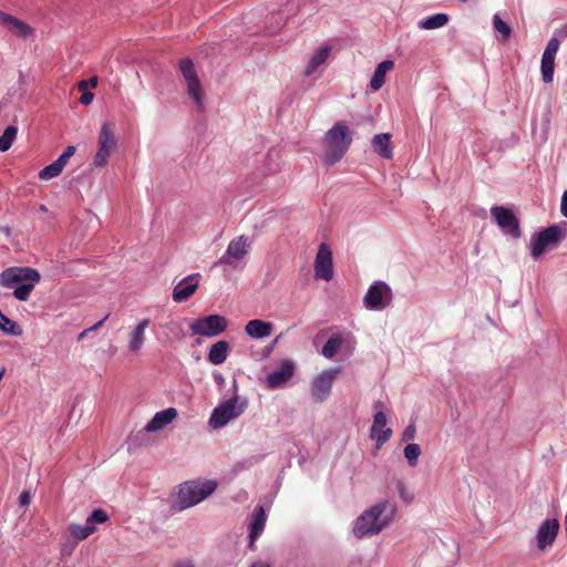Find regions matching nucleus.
Instances as JSON below:
<instances>
[{"label": "nucleus", "instance_id": "7ed1b4c3", "mask_svg": "<svg viewBox=\"0 0 567 567\" xmlns=\"http://www.w3.org/2000/svg\"><path fill=\"white\" fill-rule=\"evenodd\" d=\"M386 505V502L373 505L355 519L353 534L357 538L378 534L386 526L388 519L381 517Z\"/></svg>", "mask_w": 567, "mask_h": 567}, {"label": "nucleus", "instance_id": "cd10ccee", "mask_svg": "<svg viewBox=\"0 0 567 567\" xmlns=\"http://www.w3.org/2000/svg\"><path fill=\"white\" fill-rule=\"evenodd\" d=\"M274 331V324L268 321L254 319L250 320V338L251 339H264L271 336Z\"/></svg>", "mask_w": 567, "mask_h": 567}, {"label": "nucleus", "instance_id": "a211bd4d", "mask_svg": "<svg viewBox=\"0 0 567 567\" xmlns=\"http://www.w3.org/2000/svg\"><path fill=\"white\" fill-rule=\"evenodd\" d=\"M295 373V365L289 360H284L278 370L272 371L266 378L269 389L282 388Z\"/></svg>", "mask_w": 567, "mask_h": 567}, {"label": "nucleus", "instance_id": "4c0bfd02", "mask_svg": "<svg viewBox=\"0 0 567 567\" xmlns=\"http://www.w3.org/2000/svg\"><path fill=\"white\" fill-rule=\"evenodd\" d=\"M278 340H279V337H277L275 340H272L268 346L264 347L261 352L254 351V344L250 343V358L258 359V360H262V359L267 358L274 350Z\"/></svg>", "mask_w": 567, "mask_h": 567}, {"label": "nucleus", "instance_id": "a19ab883", "mask_svg": "<svg viewBox=\"0 0 567 567\" xmlns=\"http://www.w3.org/2000/svg\"><path fill=\"white\" fill-rule=\"evenodd\" d=\"M20 505L21 506H28L31 502V494L29 491H23L20 495Z\"/></svg>", "mask_w": 567, "mask_h": 567}, {"label": "nucleus", "instance_id": "dca6fc26", "mask_svg": "<svg viewBox=\"0 0 567 567\" xmlns=\"http://www.w3.org/2000/svg\"><path fill=\"white\" fill-rule=\"evenodd\" d=\"M247 248L248 241L244 235L233 239L229 243L225 255L220 257L216 265H233L235 260H239L245 257Z\"/></svg>", "mask_w": 567, "mask_h": 567}, {"label": "nucleus", "instance_id": "79ce46f5", "mask_svg": "<svg viewBox=\"0 0 567 567\" xmlns=\"http://www.w3.org/2000/svg\"><path fill=\"white\" fill-rule=\"evenodd\" d=\"M94 99V94L91 93V92H84L81 97H80V102L83 104V105H89L92 103Z\"/></svg>", "mask_w": 567, "mask_h": 567}, {"label": "nucleus", "instance_id": "4468645a", "mask_svg": "<svg viewBox=\"0 0 567 567\" xmlns=\"http://www.w3.org/2000/svg\"><path fill=\"white\" fill-rule=\"evenodd\" d=\"M559 45V40L557 38H551L542 55L540 72L545 83H551L554 80L555 56Z\"/></svg>", "mask_w": 567, "mask_h": 567}, {"label": "nucleus", "instance_id": "7c9ffc66", "mask_svg": "<svg viewBox=\"0 0 567 567\" xmlns=\"http://www.w3.org/2000/svg\"><path fill=\"white\" fill-rule=\"evenodd\" d=\"M95 530L96 527L93 525H89L87 523H85V525H79L73 523L69 526V532L71 536L76 540H83L87 538Z\"/></svg>", "mask_w": 567, "mask_h": 567}, {"label": "nucleus", "instance_id": "58836bf2", "mask_svg": "<svg viewBox=\"0 0 567 567\" xmlns=\"http://www.w3.org/2000/svg\"><path fill=\"white\" fill-rule=\"evenodd\" d=\"M113 152L99 146L96 154L93 157V165L95 167H104Z\"/></svg>", "mask_w": 567, "mask_h": 567}, {"label": "nucleus", "instance_id": "1a4fd4ad", "mask_svg": "<svg viewBox=\"0 0 567 567\" xmlns=\"http://www.w3.org/2000/svg\"><path fill=\"white\" fill-rule=\"evenodd\" d=\"M40 274L30 267H11L0 274V285L12 288L24 281H40Z\"/></svg>", "mask_w": 567, "mask_h": 567}, {"label": "nucleus", "instance_id": "f3484780", "mask_svg": "<svg viewBox=\"0 0 567 567\" xmlns=\"http://www.w3.org/2000/svg\"><path fill=\"white\" fill-rule=\"evenodd\" d=\"M559 532V522L557 519H546L544 520L536 535L537 539V547L540 550L546 549L547 547H550Z\"/></svg>", "mask_w": 567, "mask_h": 567}, {"label": "nucleus", "instance_id": "f704fd0d", "mask_svg": "<svg viewBox=\"0 0 567 567\" xmlns=\"http://www.w3.org/2000/svg\"><path fill=\"white\" fill-rule=\"evenodd\" d=\"M421 455V447L416 443H409L404 447V457L406 458L410 466L414 467Z\"/></svg>", "mask_w": 567, "mask_h": 567}, {"label": "nucleus", "instance_id": "2f4dec72", "mask_svg": "<svg viewBox=\"0 0 567 567\" xmlns=\"http://www.w3.org/2000/svg\"><path fill=\"white\" fill-rule=\"evenodd\" d=\"M343 340L340 336H332L328 339V341L322 347L321 353L327 359L333 358L338 351L340 350Z\"/></svg>", "mask_w": 567, "mask_h": 567}, {"label": "nucleus", "instance_id": "a18cd8bd", "mask_svg": "<svg viewBox=\"0 0 567 567\" xmlns=\"http://www.w3.org/2000/svg\"><path fill=\"white\" fill-rule=\"evenodd\" d=\"M107 317H104L102 320H100L99 322H96L95 324H93L91 328H89L90 331H94V330H97L100 327H102V324L104 323V321L106 320Z\"/></svg>", "mask_w": 567, "mask_h": 567}, {"label": "nucleus", "instance_id": "c756f323", "mask_svg": "<svg viewBox=\"0 0 567 567\" xmlns=\"http://www.w3.org/2000/svg\"><path fill=\"white\" fill-rule=\"evenodd\" d=\"M449 21V17L445 13H436L426 19L420 21L419 25L422 29L432 30L444 27Z\"/></svg>", "mask_w": 567, "mask_h": 567}, {"label": "nucleus", "instance_id": "9d476101", "mask_svg": "<svg viewBox=\"0 0 567 567\" xmlns=\"http://www.w3.org/2000/svg\"><path fill=\"white\" fill-rule=\"evenodd\" d=\"M392 299L391 288L383 281L371 285L364 296L367 308L372 310L384 309Z\"/></svg>", "mask_w": 567, "mask_h": 567}, {"label": "nucleus", "instance_id": "5fc2aeb1", "mask_svg": "<svg viewBox=\"0 0 567 567\" xmlns=\"http://www.w3.org/2000/svg\"><path fill=\"white\" fill-rule=\"evenodd\" d=\"M4 373H6V368L2 367L1 370H0V381L2 380Z\"/></svg>", "mask_w": 567, "mask_h": 567}, {"label": "nucleus", "instance_id": "2eb2a0df", "mask_svg": "<svg viewBox=\"0 0 567 567\" xmlns=\"http://www.w3.org/2000/svg\"><path fill=\"white\" fill-rule=\"evenodd\" d=\"M199 279V274H192L178 281L173 289V300L176 302H184L188 300L198 289Z\"/></svg>", "mask_w": 567, "mask_h": 567}, {"label": "nucleus", "instance_id": "412c9836", "mask_svg": "<svg viewBox=\"0 0 567 567\" xmlns=\"http://www.w3.org/2000/svg\"><path fill=\"white\" fill-rule=\"evenodd\" d=\"M151 320L142 319L131 331L128 340V350L137 353L141 351L145 342V330L148 328Z\"/></svg>", "mask_w": 567, "mask_h": 567}, {"label": "nucleus", "instance_id": "f257e3e1", "mask_svg": "<svg viewBox=\"0 0 567 567\" xmlns=\"http://www.w3.org/2000/svg\"><path fill=\"white\" fill-rule=\"evenodd\" d=\"M352 143V132L342 122H337L324 135L326 161L333 165L348 152Z\"/></svg>", "mask_w": 567, "mask_h": 567}, {"label": "nucleus", "instance_id": "6ab92c4d", "mask_svg": "<svg viewBox=\"0 0 567 567\" xmlns=\"http://www.w3.org/2000/svg\"><path fill=\"white\" fill-rule=\"evenodd\" d=\"M74 153L75 147L72 145L68 146L56 161H54L53 163L45 166L43 169L39 172V178L48 181L59 176L65 167L68 161L74 155Z\"/></svg>", "mask_w": 567, "mask_h": 567}, {"label": "nucleus", "instance_id": "c03bdc74", "mask_svg": "<svg viewBox=\"0 0 567 567\" xmlns=\"http://www.w3.org/2000/svg\"><path fill=\"white\" fill-rule=\"evenodd\" d=\"M107 317H104L102 320H100L99 322H96L95 324H93L91 328H89L90 331H94V330H97L100 327H102V324L104 323V321L106 320Z\"/></svg>", "mask_w": 567, "mask_h": 567}, {"label": "nucleus", "instance_id": "aec40b11", "mask_svg": "<svg viewBox=\"0 0 567 567\" xmlns=\"http://www.w3.org/2000/svg\"><path fill=\"white\" fill-rule=\"evenodd\" d=\"M0 23L17 37L25 38L32 32L29 24L2 10H0Z\"/></svg>", "mask_w": 567, "mask_h": 567}, {"label": "nucleus", "instance_id": "a878e982", "mask_svg": "<svg viewBox=\"0 0 567 567\" xmlns=\"http://www.w3.org/2000/svg\"><path fill=\"white\" fill-rule=\"evenodd\" d=\"M391 135L388 133L377 134L372 138V147L375 153L381 157L391 159L393 157V151L390 147Z\"/></svg>", "mask_w": 567, "mask_h": 567}, {"label": "nucleus", "instance_id": "ea45409f", "mask_svg": "<svg viewBox=\"0 0 567 567\" xmlns=\"http://www.w3.org/2000/svg\"><path fill=\"white\" fill-rule=\"evenodd\" d=\"M416 429L414 424H410L405 427V430L402 433V440L403 441H412L415 437Z\"/></svg>", "mask_w": 567, "mask_h": 567}, {"label": "nucleus", "instance_id": "09e8293b", "mask_svg": "<svg viewBox=\"0 0 567 567\" xmlns=\"http://www.w3.org/2000/svg\"><path fill=\"white\" fill-rule=\"evenodd\" d=\"M86 82H87V84H90V86H91V87H93V89H94V87H96V85H97V78H96V76H92V78H90V80H89V81H86Z\"/></svg>", "mask_w": 567, "mask_h": 567}, {"label": "nucleus", "instance_id": "603ef678", "mask_svg": "<svg viewBox=\"0 0 567 567\" xmlns=\"http://www.w3.org/2000/svg\"><path fill=\"white\" fill-rule=\"evenodd\" d=\"M399 491H400L401 497H404V495H405L404 485L401 483L399 484Z\"/></svg>", "mask_w": 567, "mask_h": 567}, {"label": "nucleus", "instance_id": "4be33fe9", "mask_svg": "<svg viewBox=\"0 0 567 567\" xmlns=\"http://www.w3.org/2000/svg\"><path fill=\"white\" fill-rule=\"evenodd\" d=\"M177 416V411L174 408L155 413L153 419L146 424L145 430L147 432H154L163 429L169 424Z\"/></svg>", "mask_w": 567, "mask_h": 567}, {"label": "nucleus", "instance_id": "8fccbe9b", "mask_svg": "<svg viewBox=\"0 0 567 567\" xmlns=\"http://www.w3.org/2000/svg\"><path fill=\"white\" fill-rule=\"evenodd\" d=\"M245 470V466L243 464H237L234 468V473L243 472Z\"/></svg>", "mask_w": 567, "mask_h": 567}, {"label": "nucleus", "instance_id": "37998d69", "mask_svg": "<svg viewBox=\"0 0 567 567\" xmlns=\"http://www.w3.org/2000/svg\"><path fill=\"white\" fill-rule=\"evenodd\" d=\"M560 212L567 218V189L561 196Z\"/></svg>", "mask_w": 567, "mask_h": 567}, {"label": "nucleus", "instance_id": "864d4df0", "mask_svg": "<svg viewBox=\"0 0 567 567\" xmlns=\"http://www.w3.org/2000/svg\"><path fill=\"white\" fill-rule=\"evenodd\" d=\"M89 332H90V330H89V329L83 330V331L80 333L79 339H82V338L86 337V334H87Z\"/></svg>", "mask_w": 567, "mask_h": 567}, {"label": "nucleus", "instance_id": "5701e85b", "mask_svg": "<svg viewBox=\"0 0 567 567\" xmlns=\"http://www.w3.org/2000/svg\"><path fill=\"white\" fill-rule=\"evenodd\" d=\"M267 519L266 511L262 506H256L254 512V520L250 524V549L254 546V543L257 537L261 535L265 529Z\"/></svg>", "mask_w": 567, "mask_h": 567}, {"label": "nucleus", "instance_id": "473e14b6", "mask_svg": "<svg viewBox=\"0 0 567 567\" xmlns=\"http://www.w3.org/2000/svg\"><path fill=\"white\" fill-rule=\"evenodd\" d=\"M18 134V128L9 125L0 136V152H7L12 146Z\"/></svg>", "mask_w": 567, "mask_h": 567}, {"label": "nucleus", "instance_id": "39448f33", "mask_svg": "<svg viewBox=\"0 0 567 567\" xmlns=\"http://www.w3.org/2000/svg\"><path fill=\"white\" fill-rule=\"evenodd\" d=\"M228 327V321L220 315H209L195 319L189 324V330L193 336H200L213 338L223 333Z\"/></svg>", "mask_w": 567, "mask_h": 567}, {"label": "nucleus", "instance_id": "c85d7f7f", "mask_svg": "<svg viewBox=\"0 0 567 567\" xmlns=\"http://www.w3.org/2000/svg\"><path fill=\"white\" fill-rule=\"evenodd\" d=\"M330 53V47L323 45L320 49H318L313 55L311 56L307 68H306V75L312 74L322 63L326 62Z\"/></svg>", "mask_w": 567, "mask_h": 567}, {"label": "nucleus", "instance_id": "6e6d98bb", "mask_svg": "<svg viewBox=\"0 0 567 567\" xmlns=\"http://www.w3.org/2000/svg\"><path fill=\"white\" fill-rule=\"evenodd\" d=\"M245 331L248 333V324L245 326Z\"/></svg>", "mask_w": 567, "mask_h": 567}, {"label": "nucleus", "instance_id": "49530a36", "mask_svg": "<svg viewBox=\"0 0 567 567\" xmlns=\"http://www.w3.org/2000/svg\"><path fill=\"white\" fill-rule=\"evenodd\" d=\"M174 567H194V565L190 561H178L174 565Z\"/></svg>", "mask_w": 567, "mask_h": 567}, {"label": "nucleus", "instance_id": "72a5a7b5", "mask_svg": "<svg viewBox=\"0 0 567 567\" xmlns=\"http://www.w3.org/2000/svg\"><path fill=\"white\" fill-rule=\"evenodd\" d=\"M38 282L39 281H24L23 284L16 286L13 296L20 301H27Z\"/></svg>", "mask_w": 567, "mask_h": 567}, {"label": "nucleus", "instance_id": "bb28decb", "mask_svg": "<svg viewBox=\"0 0 567 567\" xmlns=\"http://www.w3.org/2000/svg\"><path fill=\"white\" fill-rule=\"evenodd\" d=\"M229 350V343L225 340L217 341L214 343L208 352L207 360L217 365L226 361Z\"/></svg>", "mask_w": 567, "mask_h": 567}, {"label": "nucleus", "instance_id": "9b49d317", "mask_svg": "<svg viewBox=\"0 0 567 567\" xmlns=\"http://www.w3.org/2000/svg\"><path fill=\"white\" fill-rule=\"evenodd\" d=\"M373 408L375 410L374 416H373V423L371 426V439L377 440L378 446L383 445L385 442H388L392 435V430L389 427H385L386 425V415L384 413L385 405L382 401H377L373 404Z\"/></svg>", "mask_w": 567, "mask_h": 567}, {"label": "nucleus", "instance_id": "393cba45", "mask_svg": "<svg viewBox=\"0 0 567 567\" xmlns=\"http://www.w3.org/2000/svg\"><path fill=\"white\" fill-rule=\"evenodd\" d=\"M393 68L394 62L391 60H384L378 64L377 69L374 70L373 76L370 81V86L373 91H379L383 86L386 73L391 71Z\"/></svg>", "mask_w": 567, "mask_h": 567}, {"label": "nucleus", "instance_id": "423d86ee", "mask_svg": "<svg viewBox=\"0 0 567 567\" xmlns=\"http://www.w3.org/2000/svg\"><path fill=\"white\" fill-rule=\"evenodd\" d=\"M340 368H330L318 374L310 386L311 396L315 402L321 403L328 399L334 380L340 373Z\"/></svg>", "mask_w": 567, "mask_h": 567}, {"label": "nucleus", "instance_id": "f03ea898", "mask_svg": "<svg viewBox=\"0 0 567 567\" xmlns=\"http://www.w3.org/2000/svg\"><path fill=\"white\" fill-rule=\"evenodd\" d=\"M216 488L217 482L213 480L185 482L179 485L176 508L184 511L195 506L212 495Z\"/></svg>", "mask_w": 567, "mask_h": 567}, {"label": "nucleus", "instance_id": "b1692460", "mask_svg": "<svg viewBox=\"0 0 567 567\" xmlns=\"http://www.w3.org/2000/svg\"><path fill=\"white\" fill-rule=\"evenodd\" d=\"M99 146L113 152L116 148V138L114 134V124L104 122L97 137Z\"/></svg>", "mask_w": 567, "mask_h": 567}, {"label": "nucleus", "instance_id": "ddd939ff", "mask_svg": "<svg viewBox=\"0 0 567 567\" xmlns=\"http://www.w3.org/2000/svg\"><path fill=\"white\" fill-rule=\"evenodd\" d=\"M315 277L330 281L333 277L332 252L330 247L322 243L319 245L315 259Z\"/></svg>", "mask_w": 567, "mask_h": 567}, {"label": "nucleus", "instance_id": "20e7f679", "mask_svg": "<svg viewBox=\"0 0 567 567\" xmlns=\"http://www.w3.org/2000/svg\"><path fill=\"white\" fill-rule=\"evenodd\" d=\"M178 69L187 84L188 95L193 99L199 112L204 110L203 89L194 63L189 58L181 59Z\"/></svg>", "mask_w": 567, "mask_h": 567}, {"label": "nucleus", "instance_id": "e433bc0d", "mask_svg": "<svg viewBox=\"0 0 567 567\" xmlns=\"http://www.w3.org/2000/svg\"><path fill=\"white\" fill-rule=\"evenodd\" d=\"M110 519V516L109 514L102 509V508H96L94 509L90 515L89 517L86 518V523L89 525H93L95 526V524H104L106 523L107 520Z\"/></svg>", "mask_w": 567, "mask_h": 567}, {"label": "nucleus", "instance_id": "de8ad7c7", "mask_svg": "<svg viewBox=\"0 0 567 567\" xmlns=\"http://www.w3.org/2000/svg\"><path fill=\"white\" fill-rule=\"evenodd\" d=\"M250 567H270V565L265 561H255Z\"/></svg>", "mask_w": 567, "mask_h": 567}, {"label": "nucleus", "instance_id": "c9c22d12", "mask_svg": "<svg viewBox=\"0 0 567 567\" xmlns=\"http://www.w3.org/2000/svg\"><path fill=\"white\" fill-rule=\"evenodd\" d=\"M493 25L496 31H498L503 35V40L507 41L512 33V28L501 19L498 14H494L493 17Z\"/></svg>", "mask_w": 567, "mask_h": 567}, {"label": "nucleus", "instance_id": "6e6552de", "mask_svg": "<svg viewBox=\"0 0 567 567\" xmlns=\"http://www.w3.org/2000/svg\"><path fill=\"white\" fill-rule=\"evenodd\" d=\"M244 410V404H238L237 398L229 399L214 409L209 417V425L214 429L221 427L230 420L240 415Z\"/></svg>", "mask_w": 567, "mask_h": 567}, {"label": "nucleus", "instance_id": "3c124183", "mask_svg": "<svg viewBox=\"0 0 567 567\" xmlns=\"http://www.w3.org/2000/svg\"><path fill=\"white\" fill-rule=\"evenodd\" d=\"M87 85H89V84H87V82H86L85 80H82V81L79 83V89H80L81 91H84V90H86Z\"/></svg>", "mask_w": 567, "mask_h": 567}, {"label": "nucleus", "instance_id": "f8f14e48", "mask_svg": "<svg viewBox=\"0 0 567 567\" xmlns=\"http://www.w3.org/2000/svg\"><path fill=\"white\" fill-rule=\"evenodd\" d=\"M491 215L506 234L514 238L520 237L519 221L509 208L493 206L491 208Z\"/></svg>", "mask_w": 567, "mask_h": 567}, {"label": "nucleus", "instance_id": "0eeeda50", "mask_svg": "<svg viewBox=\"0 0 567 567\" xmlns=\"http://www.w3.org/2000/svg\"><path fill=\"white\" fill-rule=\"evenodd\" d=\"M563 231L558 225L549 226L537 234L530 241V255L533 258H539L546 249L560 241Z\"/></svg>", "mask_w": 567, "mask_h": 567}]
</instances>
